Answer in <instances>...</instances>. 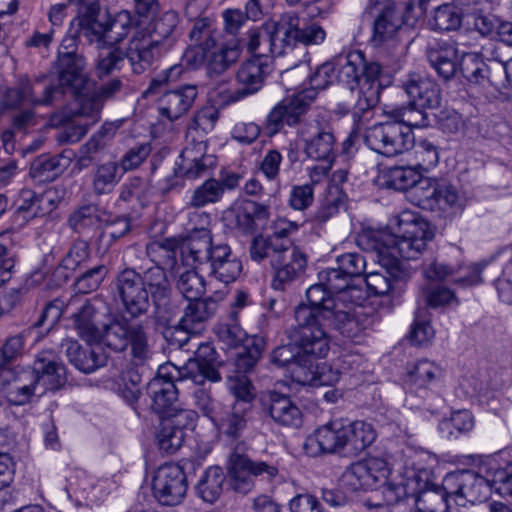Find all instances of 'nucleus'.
I'll use <instances>...</instances> for the list:
<instances>
[{"instance_id":"nucleus-1","label":"nucleus","mask_w":512,"mask_h":512,"mask_svg":"<svg viewBox=\"0 0 512 512\" xmlns=\"http://www.w3.org/2000/svg\"><path fill=\"white\" fill-rule=\"evenodd\" d=\"M178 241L171 238L148 244V258L153 266L143 272L124 268L115 277L114 295L130 318L146 315L154 308V318L162 324L169 323L176 313L171 301L172 287L165 268L177 262Z\"/></svg>"},{"instance_id":"nucleus-2","label":"nucleus","mask_w":512,"mask_h":512,"mask_svg":"<svg viewBox=\"0 0 512 512\" xmlns=\"http://www.w3.org/2000/svg\"><path fill=\"white\" fill-rule=\"evenodd\" d=\"M336 67L338 82L350 91L344 102L347 111L360 117L377 105L381 87L378 79L382 67L378 62L366 60L361 51L339 55L334 63L326 62L319 66L309 77L310 89L316 93L325 89L332 82Z\"/></svg>"},{"instance_id":"nucleus-3","label":"nucleus","mask_w":512,"mask_h":512,"mask_svg":"<svg viewBox=\"0 0 512 512\" xmlns=\"http://www.w3.org/2000/svg\"><path fill=\"white\" fill-rule=\"evenodd\" d=\"M210 215L192 212L188 218L189 232L181 244V254L188 265L204 266L209 276L219 282H234L242 272V262L233 255L230 246L215 242L208 229Z\"/></svg>"},{"instance_id":"nucleus-4","label":"nucleus","mask_w":512,"mask_h":512,"mask_svg":"<svg viewBox=\"0 0 512 512\" xmlns=\"http://www.w3.org/2000/svg\"><path fill=\"white\" fill-rule=\"evenodd\" d=\"M434 238V232L425 220L413 213L404 212L398 218L397 231L390 245L377 239L371 244L378 261L385 268L398 267L397 257L406 260L418 258Z\"/></svg>"},{"instance_id":"nucleus-5","label":"nucleus","mask_w":512,"mask_h":512,"mask_svg":"<svg viewBox=\"0 0 512 512\" xmlns=\"http://www.w3.org/2000/svg\"><path fill=\"white\" fill-rule=\"evenodd\" d=\"M100 341L115 352L131 347L132 359L136 365H144L152 356L148 334L142 323H132L126 318L114 319L106 324Z\"/></svg>"},{"instance_id":"nucleus-6","label":"nucleus","mask_w":512,"mask_h":512,"mask_svg":"<svg viewBox=\"0 0 512 512\" xmlns=\"http://www.w3.org/2000/svg\"><path fill=\"white\" fill-rule=\"evenodd\" d=\"M296 325L287 331L290 341L294 342L303 359L324 358L329 352V338L325 332L328 325L315 320L312 310L304 307H296L294 310ZM308 369L310 367L307 365Z\"/></svg>"},{"instance_id":"nucleus-7","label":"nucleus","mask_w":512,"mask_h":512,"mask_svg":"<svg viewBox=\"0 0 512 512\" xmlns=\"http://www.w3.org/2000/svg\"><path fill=\"white\" fill-rule=\"evenodd\" d=\"M246 445L239 442L230 453L227 463L231 488L247 494L254 487V477L263 476L272 481L279 474L278 468L265 461H252L246 454Z\"/></svg>"},{"instance_id":"nucleus-8","label":"nucleus","mask_w":512,"mask_h":512,"mask_svg":"<svg viewBox=\"0 0 512 512\" xmlns=\"http://www.w3.org/2000/svg\"><path fill=\"white\" fill-rule=\"evenodd\" d=\"M411 125L402 121L375 124L366 130L364 141L371 150L383 156L392 157L402 154L414 144Z\"/></svg>"},{"instance_id":"nucleus-9","label":"nucleus","mask_w":512,"mask_h":512,"mask_svg":"<svg viewBox=\"0 0 512 512\" xmlns=\"http://www.w3.org/2000/svg\"><path fill=\"white\" fill-rule=\"evenodd\" d=\"M316 99L313 89L302 90L280 101L268 114L265 129L272 136L280 132L285 125L295 126Z\"/></svg>"},{"instance_id":"nucleus-10","label":"nucleus","mask_w":512,"mask_h":512,"mask_svg":"<svg viewBox=\"0 0 512 512\" xmlns=\"http://www.w3.org/2000/svg\"><path fill=\"white\" fill-rule=\"evenodd\" d=\"M188 482L183 468L175 463L160 466L152 479L155 499L165 506L179 505L185 498Z\"/></svg>"},{"instance_id":"nucleus-11","label":"nucleus","mask_w":512,"mask_h":512,"mask_svg":"<svg viewBox=\"0 0 512 512\" xmlns=\"http://www.w3.org/2000/svg\"><path fill=\"white\" fill-rule=\"evenodd\" d=\"M307 255L296 245H281L277 253L272 254L271 268L274 271L272 287L284 290L287 285L300 279L306 272Z\"/></svg>"},{"instance_id":"nucleus-12","label":"nucleus","mask_w":512,"mask_h":512,"mask_svg":"<svg viewBox=\"0 0 512 512\" xmlns=\"http://www.w3.org/2000/svg\"><path fill=\"white\" fill-rule=\"evenodd\" d=\"M299 134L305 143V153L314 160L334 161L335 136L328 121L311 119L301 125Z\"/></svg>"},{"instance_id":"nucleus-13","label":"nucleus","mask_w":512,"mask_h":512,"mask_svg":"<svg viewBox=\"0 0 512 512\" xmlns=\"http://www.w3.org/2000/svg\"><path fill=\"white\" fill-rule=\"evenodd\" d=\"M108 19L109 12L101 9L98 0H88L78 7L71 28L75 35L83 36L89 43L105 47Z\"/></svg>"},{"instance_id":"nucleus-14","label":"nucleus","mask_w":512,"mask_h":512,"mask_svg":"<svg viewBox=\"0 0 512 512\" xmlns=\"http://www.w3.org/2000/svg\"><path fill=\"white\" fill-rule=\"evenodd\" d=\"M269 62L264 58V51L243 62L236 72V81L240 88L227 91L226 104L237 102L260 91L270 73Z\"/></svg>"},{"instance_id":"nucleus-15","label":"nucleus","mask_w":512,"mask_h":512,"mask_svg":"<svg viewBox=\"0 0 512 512\" xmlns=\"http://www.w3.org/2000/svg\"><path fill=\"white\" fill-rule=\"evenodd\" d=\"M279 27L281 33L279 42L283 44L284 54L287 49L293 48L297 43L305 46L318 45L326 37L321 25L302 21L295 13L283 14L279 20Z\"/></svg>"},{"instance_id":"nucleus-16","label":"nucleus","mask_w":512,"mask_h":512,"mask_svg":"<svg viewBox=\"0 0 512 512\" xmlns=\"http://www.w3.org/2000/svg\"><path fill=\"white\" fill-rule=\"evenodd\" d=\"M178 377L185 374L172 363H165L158 368L157 375L148 384V391L152 396V409L163 416L173 411L178 391L174 383Z\"/></svg>"},{"instance_id":"nucleus-17","label":"nucleus","mask_w":512,"mask_h":512,"mask_svg":"<svg viewBox=\"0 0 512 512\" xmlns=\"http://www.w3.org/2000/svg\"><path fill=\"white\" fill-rule=\"evenodd\" d=\"M38 392L36 378L30 368H17L0 372V393L14 406L29 403Z\"/></svg>"},{"instance_id":"nucleus-18","label":"nucleus","mask_w":512,"mask_h":512,"mask_svg":"<svg viewBox=\"0 0 512 512\" xmlns=\"http://www.w3.org/2000/svg\"><path fill=\"white\" fill-rule=\"evenodd\" d=\"M224 293L216 292L213 296L188 300L178 325L175 327L177 334H183L185 339L178 340L180 346L189 342V334L196 333L198 326L208 321L217 311L218 303L223 300Z\"/></svg>"},{"instance_id":"nucleus-19","label":"nucleus","mask_w":512,"mask_h":512,"mask_svg":"<svg viewBox=\"0 0 512 512\" xmlns=\"http://www.w3.org/2000/svg\"><path fill=\"white\" fill-rule=\"evenodd\" d=\"M309 456L341 453L347 450L346 425L341 421H330L317 428L304 443Z\"/></svg>"},{"instance_id":"nucleus-20","label":"nucleus","mask_w":512,"mask_h":512,"mask_svg":"<svg viewBox=\"0 0 512 512\" xmlns=\"http://www.w3.org/2000/svg\"><path fill=\"white\" fill-rule=\"evenodd\" d=\"M492 471L486 476H481L473 471H463L457 474L447 475L444 479L451 494L463 498L471 503L481 502L486 499L492 487Z\"/></svg>"},{"instance_id":"nucleus-21","label":"nucleus","mask_w":512,"mask_h":512,"mask_svg":"<svg viewBox=\"0 0 512 512\" xmlns=\"http://www.w3.org/2000/svg\"><path fill=\"white\" fill-rule=\"evenodd\" d=\"M53 68L54 78L65 93L79 94L87 89L89 79L84 55L57 57Z\"/></svg>"},{"instance_id":"nucleus-22","label":"nucleus","mask_w":512,"mask_h":512,"mask_svg":"<svg viewBox=\"0 0 512 512\" xmlns=\"http://www.w3.org/2000/svg\"><path fill=\"white\" fill-rule=\"evenodd\" d=\"M402 88L410 99V105L419 114L418 109L438 108L441 103V91L431 78L420 73H409L402 82Z\"/></svg>"},{"instance_id":"nucleus-23","label":"nucleus","mask_w":512,"mask_h":512,"mask_svg":"<svg viewBox=\"0 0 512 512\" xmlns=\"http://www.w3.org/2000/svg\"><path fill=\"white\" fill-rule=\"evenodd\" d=\"M386 462L371 457L358 461L346 468L342 474V483L352 491L371 489L385 477Z\"/></svg>"},{"instance_id":"nucleus-24","label":"nucleus","mask_w":512,"mask_h":512,"mask_svg":"<svg viewBox=\"0 0 512 512\" xmlns=\"http://www.w3.org/2000/svg\"><path fill=\"white\" fill-rule=\"evenodd\" d=\"M18 102H26L32 105H50L61 98L65 92L55 80L54 76H41L34 81L23 80L12 91Z\"/></svg>"},{"instance_id":"nucleus-25","label":"nucleus","mask_w":512,"mask_h":512,"mask_svg":"<svg viewBox=\"0 0 512 512\" xmlns=\"http://www.w3.org/2000/svg\"><path fill=\"white\" fill-rule=\"evenodd\" d=\"M215 165L216 157L207 154V141L200 140L183 149L175 173L188 179H196L206 174Z\"/></svg>"},{"instance_id":"nucleus-26","label":"nucleus","mask_w":512,"mask_h":512,"mask_svg":"<svg viewBox=\"0 0 512 512\" xmlns=\"http://www.w3.org/2000/svg\"><path fill=\"white\" fill-rule=\"evenodd\" d=\"M198 96L196 85L186 84L167 90L157 100L159 114L173 122L186 115Z\"/></svg>"},{"instance_id":"nucleus-27","label":"nucleus","mask_w":512,"mask_h":512,"mask_svg":"<svg viewBox=\"0 0 512 512\" xmlns=\"http://www.w3.org/2000/svg\"><path fill=\"white\" fill-rule=\"evenodd\" d=\"M262 409L279 426L299 428L302 425V412L287 395L270 392L262 400Z\"/></svg>"},{"instance_id":"nucleus-28","label":"nucleus","mask_w":512,"mask_h":512,"mask_svg":"<svg viewBox=\"0 0 512 512\" xmlns=\"http://www.w3.org/2000/svg\"><path fill=\"white\" fill-rule=\"evenodd\" d=\"M281 38L279 21H268L261 27H250L247 32L246 46L249 52L256 56L264 51V58H267V52L273 56L284 54L283 44L279 42Z\"/></svg>"},{"instance_id":"nucleus-29","label":"nucleus","mask_w":512,"mask_h":512,"mask_svg":"<svg viewBox=\"0 0 512 512\" xmlns=\"http://www.w3.org/2000/svg\"><path fill=\"white\" fill-rule=\"evenodd\" d=\"M426 57L437 75L445 81L452 79L458 71V48L455 43L435 40L426 49Z\"/></svg>"},{"instance_id":"nucleus-30","label":"nucleus","mask_w":512,"mask_h":512,"mask_svg":"<svg viewBox=\"0 0 512 512\" xmlns=\"http://www.w3.org/2000/svg\"><path fill=\"white\" fill-rule=\"evenodd\" d=\"M308 304H299L297 307H304L312 310L315 314V320L326 323L329 317L333 316L334 311L339 306H345L347 300L346 294L333 296L322 281L311 285L306 291Z\"/></svg>"},{"instance_id":"nucleus-31","label":"nucleus","mask_w":512,"mask_h":512,"mask_svg":"<svg viewBox=\"0 0 512 512\" xmlns=\"http://www.w3.org/2000/svg\"><path fill=\"white\" fill-rule=\"evenodd\" d=\"M215 360L216 352L210 344H198L195 358L187 361L182 372L185 378H191L196 383H202L205 379L218 381L220 375L214 366Z\"/></svg>"},{"instance_id":"nucleus-32","label":"nucleus","mask_w":512,"mask_h":512,"mask_svg":"<svg viewBox=\"0 0 512 512\" xmlns=\"http://www.w3.org/2000/svg\"><path fill=\"white\" fill-rule=\"evenodd\" d=\"M33 371L36 378L38 393L42 394L47 390L55 391L66 382V368L63 364L39 354L34 362Z\"/></svg>"},{"instance_id":"nucleus-33","label":"nucleus","mask_w":512,"mask_h":512,"mask_svg":"<svg viewBox=\"0 0 512 512\" xmlns=\"http://www.w3.org/2000/svg\"><path fill=\"white\" fill-rule=\"evenodd\" d=\"M124 52L133 72L141 74L160 56L161 47L145 35L142 37L135 36L129 41Z\"/></svg>"},{"instance_id":"nucleus-34","label":"nucleus","mask_w":512,"mask_h":512,"mask_svg":"<svg viewBox=\"0 0 512 512\" xmlns=\"http://www.w3.org/2000/svg\"><path fill=\"white\" fill-rule=\"evenodd\" d=\"M404 22L403 15L397 12L395 2L386 1L374 20L372 41L380 45L391 38Z\"/></svg>"},{"instance_id":"nucleus-35","label":"nucleus","mask_w":512,"mask_h":512,"mask_svg":"<svg viewBox=\"0 0 512 512\" xmlns=\"http://www.w3.org/2000/svg\"><path fill=\"white\" fill-rule=\"evenodd\" d=\"M432 477V471L426 468L407 470L400 482L391 485L396 492L395 501L414 498L422 491L429 489L435 485Z\"/></svg>"},{"instance_id":"nucleus-36","label":"nucleus","mask_w":512,"mask_h":512,"mask_svg":"<svg viewBox=\"0 0 512 512\" xmlns=\"http://www.w3.org/2000/svg\"><path fill=\"white\" fill-rule=\"evenodd\" d=\"M269 208L252 200L243 201L236 213V225L245 233H254L267 225Z\"/></svg>"},{"instance_id":"nucleus-37","label":"nucleus","mask_w":512,"mask_h":512,"mask_svg":"<svg viewBox=\"0 0 512 512\" xmlns=\"http://www.w3.org/2000/svg\"><path fill=\"white\" fill-rule=\"evenodd\" d=\"M353 302L345 301V306H339L332 317L327 319L326 324L339 331L344 337L357 342L362 336L365 327L352 314Z\"/></svg>"},{"instance_id":"nucleus-38","label":"nucleus","mask_w":512,"mask_h":512,"mask_svg":"<svg viewBox=\"0 0 512 512\" xmlns=\"http://www.w3.org/2000/svg\"><path fill=\"white\" fill-rule=\"evenodd\" d=\"M241 56V48L237 42L221 45L210 51L207 59L206 73L209 77H217L233 66Z\"/></svg>"},{"instance_id":"nucleus-39","label":"nucleus","mask_w":512,"mask_h":512,"mask_svg":"<svg viewBox=\"0 0 512 512\" xmlns=\"http://www.w3.org/2000/svg\"><path fill=\"white\" fill-rule=\"evenodd\" d=\"M493 61L491 65L486 64L477 53H465L461 62L459 63L458 70L463 77L472 84L485 85L491 84L493 77Z\"/></svg>"},{"instance_id":"nucleus-40","label":"nucleus","mask_w":512,"mask_h":512,"mask_svg":"<svg viewBox=\"0 0 512 512\" xmlns=\"http://www.w3.org/2000/svg\"><path fill=\"white\" fill-rule=\"evenodd\" d=\"M451 494L450 487L433 485L414 497L416 512H447L448 496Z\"/></svg>"},{"instance_id":"nucleus-41","label":"nucleus","mask_w":512,"mask_h":512,"mask_svg":"<svg viewBox=\"0 0 512 512\" xmlns=\"http://www.w3.org/2000/svg\"><path fill=\"white\" fill-rule=\"evenodd\" d=\"M73 326L78 335L88 343L100 342L101 330L96 323V309L89 302L72 315Z\"/></svg>"},{"instance_id":"nucleus-42","label":"nucleus","mask_w":512,"mask_h":512,"mask_svg":"<svg viewBox=\"0 0 512 512\" xmlns=\"http://www.w3.org/2000/svg\"><path fill=\"white\" fill-rule=\"evenodd\" d=\"M119 164L108 161L95 166L92 172V190L96 196L107 195L113 192L120 182Z\"/></svg>"},{"instance_id":"nucleus-43","label":"nucleus","mask_w":512,"mask_h":512,"mask_svg":"<svg viewBox=\"0 0 512 512\" xmlns=\"http://www.w3.org/2000/svg\"><path fill=\"white\" fill-rule=\"evenodd\" d=\"M226 476L219 466H210L200 478L196 491L198 496L207 503L216 502L223 492Z\"/></svg>"},{"instance_id":"nucleus-44","label":"nucleus","mask_w":512,"mask_h":512,"mask_svg":"<svg viewBox=\"0 0 512 512\" xmlns=\"http://www.w3.org/2000/svg\"><path fill=\"white\" fill-rule=\"evenodd\" d=\"M68 165L63 155L50 156L43 154L35 158L30 165L29 175L38 181H50L61 174Z\"/></svg>"},{"instance_id":"nucleus-45","label":"nucleus","mask_w":512,"mask_h":512,"mask_svg":"<svg viewBox=\"0 0 512 512\" xmlns=\"http://www.w3.org/2000/svg\"><path fill=\"white\" fill-rule=\"evenodd\" d=\"M463 16L462 9L454 4L440 5L434 9L431 29L440 32L456 31L462 26Z\"/></svg>"},{"instance_id":"nucleus-46","label":"nucleus","mask_w":512,"mask_h":512,"mask_svg":"<svg viewBox=\"0 0 512 512\" xmlns=\"http://www.w3.org/2000/svg\"><path fill=\"white\" fill-rule=\"evenodd\" d=\"M347 450L354 454L364 451L376 439L373 426L364 421H354L346 425Z\"/></svg>"},{"instance_id":"nucleus-47","label":"nucleus","mask_w":512,"mask_h":512,"mask_svg":"<svg viewBox=\"0 0 512 512\" xmlns=\"http://www.w3.org/2000/svg\"><path fill=\"white\" fill-rule=\"evenodd\" d=\"M382 178L388 188L411 191L415 183L420 180V173L410 166H393L383 171Z\"/></svg>"},{"instance_id":"nucleus-48","label":"nucleus","mask_w":512,"mask_h":512,"mask_svg":"<svg viewBox=\"0 0 512 512\" xmlns=\"http://www.w3.org/2000/svg\"><path fill=\"white\" fill-rule=\"evenodd\" d=\"M153 191L148 181L140 177H131L121 186L119 199L124 202L136 201L141 207L147 206Z\"/></svg>"},{"instance_id":"nucleus-49","label":"nucleus","mask_w":512,"mask_h":512,"mask_svg":"<svg viewBox=\"0 0 512 512\" xmlns=\"http://www.w3.org/2000/svg\"><path fill=\"white\" fill-rule=\"evenodd\" d=\"M178 22L179 18L176 12H164L151 22L149 33L145 35V37L155 41V44L161 47L165 41H168L174 36Z\"/></svg>"},{"instance_id":"nucleus-50","label":"nucleus","mask_w":512,"mask_h":512,"mask_svg":"<svg viewBox=\"0 0 512 512\" xmlns=\"http://www.w3.org/2000/svg\"><path fill=\"white\" fill-rule=\"evenodd\" d=\"M99 209L96 204L88 203L76 207L67 218L68 227L75 233L82 234L100 222Z\"/></svg>"},{"instance_id":"nucleus-51","label":"nucleus","mask_w":512,"mask_h":512,"mask_svg":"<svg viewBox=\"0 0 512 512\" xmlns=\"http://www.w3.org/2000/svg\"><path fill=\"white\" fill-rule=\"evenodd\" d=\"M263 350V339L257 337L253 338L252 343L245 346L243 351L238 353L235 358V375L247 376L253 372L257 362L261 358Z\"/></svg>"},{"instance_id":"nucleus-52","label":"nucleus","mask_w":512,"mask_h":512,"mask_svg":"<svg viewBox=\"0 0 512 512\" xmlns=\"http://www.w3.org/2000/svg\"><path fill=\"white\" fill-rule=\"evenodd\" d=\"M251 409L232 405L230 410L223 414L220 411V418L216 425L223 429V432L234 439L240 437L247 425V415Z\"/></svg>"},{"instance_id":"nucleus-53","label":"nucleus","mask_w":512,"mask_h":512,"mask_svg":"<svg viewBox=\"0 0 512 512\" xmlns=\"http://www.w3.org/2000/svg\"><path fill=\"white\" fill-rule=\"evenodd\" d=\"M89 258L90 245L88 241L80 237L76 238L56 268L55 275L61 270L75 271L81 268Z\"/></svg>"},{"instance_id":"nucleus-54","label":"nucleus","mask_w":512,"mask_h":512,"mask_svg":"<svg viewBox=\"0 0 512 512\" xmlns=\"http://www.w3.org/2000/svg\"><path fill=\"white\" fill-rule=\"evenodd\" d=\"M26 336L24 333L11 335L0 347V372L17 369L13 364L24 354Z\"/></svg>"},{"instance_id":"nucleus-55","label":"nucleus","mask_w":512,"mask_h":512,"mask_svg":"<svg viewBox=\"0 0 512 512\" xmlns=\"http://www.w3.org/2000/svg\"><path fill=\"white\" fill-rule=\"evenodd\" d=\"M270 362L279 368L296 367L303 371L308 368L307 360L303 359L297 345L292 341L276 347L270 354Z\"/></svg>"},{"instance_id":"nucleus-56","label":"nucleus","mask_w":512,"mask_h":512,"mask_svg":"<svg viewBox=\"0 0 512 512\" xmlns=\"http://www.w3.org/2000/svg\"><path fill=\"white\" fill-rule=\"evenodd\" d=\"M132 28V18L129 12L121 11L114 16L109 14L105 47H113L123 41Z\"/></svg>"},{"instance_id":"nucleus-57","label":"nucleus","mask_w":512,"mask_h":512,"mask_svg":"<svg viewBox=\"0 0 512 512\" xmlns=\"http://www.w3.org/2000/svg\"><path fill=\"white\" fill-rule=\"evenodd\" d=\"M77 97V109L75 110V115L87 118V122L85 125L95 124L100 120V113L103 108L104 102L98 96V94L93 91L90 94H85L82 91L79 94H73Z\"/></svg>"},{"instance_id":"nucleus-58","label":"nucleus","mask_w":512,"mask_h":512,"mask_svg":"<svg viewBox=\"0 0 512 512\" xmlns=\"http://www.w3.org/2000/svg\"><path fill=\"white\" fill-rule=\"evenodd\" d=\"M222 195L223 185L220 181L210 178L193 191L188 204L194 208H201L218 202Z\"/></svg>"},{"instance_id":"nucleus-59","label":"nucleus","mask_w":512,"mask_h":512,"mask_svg":"<svg viewBox=\"0 0 512 512\" xmlns=\"http://www.w3.org/2000/svg\"><path fill=\"white\" fill-rule=\"evenodd\" d=\"M177 289L187 300H197L205 293L206 284L195 270H186L177 280Z\"/></svg>"},{"instance_id":"nucleus-60","label":"nucleus","mask_w":512,"mask_h":512,"mask_svg":"<svg viewBox=\"0 0 512 512\" xmlns=\"http://www.w3.org/2000/svg\"><path fill=\"white\" fill-rule=\"evenodd\" d=\"M185 432L174 428L170 422L162 419L160 428L156 434L159 449L166 454L175 453L183 444Z\"/></svg>"},{"instance_id":"nucleus-61","label":"nucleus","mask_w":512,"mask_h":512,"mask_svg":"<svg viewBox=\"0 0 512 512\" xmlns=\"http://www.w3.org/2000/svg\"><path fill=\"white\" fill-rule=\"evenodd\" d=\"M318 279L322 281V285H325L333 296L346 294L348 301H350L348 291L351 289L350 282L352 279L338 267L321 271L318 274Z\"/></svg>"},{"instance_id":"nucleus-62","label":"nucleus","mask_w":512,"mask_h":512,"mask_svg":"<svg viewBox=\"0 0 512 512\" xmlns=\"http://www.w3.org/2000/svg\"><path fill=\"white\" fill-rule=\"evenodd\" d=\"M126 61L125 52L113 46L112 49L101 52L96 61V75L99 78L110 75L115 70H120Z\"/></svg>"},{"instance_id":"nucleus-63","label":"nucleus","mask_w":512,"mask_h":512,"mask_svg":"<svg viewBox=\"0 0 512 512\" xmlns=\"http://www.w3.org/2000/svg\"><path fill=\"white\" fill-rule=\"evenodd\" d=\"M229 380V390L235 397L233 405H241V407L251 409L255 394L248 376L232 375L229 377Z\"/></svg>"},{"instance_id":"nucleus-64","label":"nucleus","mask_w":512,"mask_h":512,"mask_svg":"<svg viewBox=\"0 0 512 512\" xmlns=\"http://www.w3.org/2000/svg\"><path fill=\"white\" fill-rule=\"evenodd\" d=\"M438 180L436 178L423 177L420 174V180L415 183L410 191L411 197L417 206L424 209H432Z\"/></svg>"}]
</instances>
